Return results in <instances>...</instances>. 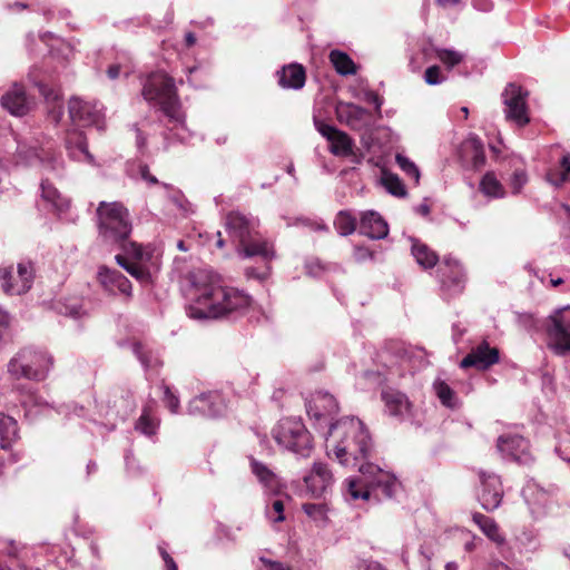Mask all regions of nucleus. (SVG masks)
Masks as SVG:
<instances>
[{
  "label": "nucleus",
  "instance_id": "obj_41",
  "mask_svg": "<svg viewBox=\"0 0 570 570\" xmlns=\"http://www.w3.org/2000/svg\"><path fill=\"white\" fill-rule=\"evenodd\" d=\"M131 346L132 353L138 357L145 368H155L161 365L158 353L146 348L140 343H134Z\"/></svg>",
  "mask_w": 570,
  "mask_h": 570
},
{
  "label": "nucleus",
  "instance_id": "obj_6",
  "mask_svg": "<svg viewBox=\"0 0 570 570\" xmlns=\"http://www.w3.org/2000/svg\"><path fill=\"white\" fill-rule=\"evenodd\" d=\"M52 366V356L46 351L24 347L8 363V373L19 380L42 381Z\"/></svg>",
  "mask_w": 570,
  "mask_h": 570
},
{
  "label": "nucleus",
  "instance_id": "obj_59",
  "mask_svg": "<svg viewBox=\"0 0 570 570\" xmlns=\"http://www.w3.org/2000/svg\"><path fill=\"white\" fill-rule=\"evenodd\" d=\"M472 6L478 11L489 12L493 8V2L492 0H472Z\"/></svg>",
  "mask_w": 570,
  "mask_h": 570
},
{
  "label": "nucleus",
  "instance_id": "obj_56",
  "mask_svg": "<svg viewBox=\"0 0 570 570\" xmlns=\"http://www.w3.org/2000/svg\"><path fill=\"white\" fill-rule=\"evenodd\" d=\"M420 556L423 558V562H422V566L426 569V570H431L430 568V562L432 560V558L434 557V550H433V547L431 544H422L420 547Z\"/></svg>",
  "mask_w": 570,
  "mask_h": 570
},
{
  "label": "nucleus",
  "instance_id": "obj_39",
  "mask_svg": "<svg viewBox=\"0 0 570 570\" xmlns=\"http://www.w3.org/2000/svg\"><path fill=\"white\" fill-rule=\"evenodd\" d=\"M330 60L336 72L342 76L354 75L356 72L355 63L350 56L343 51L332 50L330 52Z\"/></svg>",
  "mask_w": 570,
  "mask_h": 570
},
{
  "label": "nucleus",
  "instance_id": "obj_33",
  "mask_svg": "<svg viewBox=\"0 0 570 570\" xmlns=\"http://www.w3.org/2000/svg\"><path fill=\"white\" fill-rule=\"evenodd\" d=\"M18 439L17 421L4 413H0V449H9Z\"/></svg>",
  "mask_w": 570,
  "mask_h": 570
},
{
  "label": "nucleus",
  "instance_id": "obj_17",
  "mask_svg": "<svg viewBox=\"0 0 570 570\" xmlns=\"http://www.w3.org/2000/svg\"><path fill=\"white\" fill-rule=\"evenodd\" d=\"M382 401L384 402L385 413L400 422L411 421L413 417L412 404L409 397L395 390L382 391Z\"/></svg>",
  "mask_w": 570,
  "mask_h": 570
},
{
  "label": "nucleus",
  "instance_id": "obj_47",
  "mask_svg": "<svg viewBox=\"0 0 570 570\" xmlns=\"http://www.w3.org/2000/svg\"><path fill=\"white\" fill-rule=\"evenodd\" d=\"M395 161L409 178H412L415 184H419L420 170L412 160L401 154H397L395 156Z\"/></svg>",
  "mask_w": 570,
  "mask_h": 570
},
{
  "label": "nucleus",
  "instance_id": "obj_61",
  "mask_svg": "<svg viewBox=\"0 0 570 570\" xmlns=\"http://www.w3.org/2000/svg\"><path fill=\"white\" fill-rule=\"evenodd\" d=\"M139 173H140L141 178L144 180H146L147 183H149L151 185L158 184V179L154 175L150 174L148 166H146V165L140 166Z\"/></svg>",
  "mask_w": 570,
  "mask_h": 570
},
{
  "label": "nucleus",
  "instance_id": "obj_13",
  "mask_svg": "<svg viewBox=\"0 0 570 570\" xmlns=\"http://www.w3.org/2000/svg\"><path fill=\"white\" fill-rule=\"evenodd\" d=\"M480 489L478 491V500L485 511L497 510L503 499V488L499 475L481 471Z\"/></svg>",
  "mask_w": 570,
  "mask_h": 570
},
{
  "label": "nucleus",
  "instance_id": "obj_12",
  "mask_svg": "<svg viewBox=\"0 0 570 570\" xmlns=\"http://www.w3.org/2000/svg\"><path fill=\"white\" fill-rule=\"evenodd\" d=\"M441 289L444 295L453 296L462 293L465 284L463 267L456 258L446 256L438 269Z\"/></svg>",
  "mask_w": 570,
  "mask_h": 570
},
{
  "label": "nucleus",
  "instance_id": "obj_23",
  "mask_svg": "<svg viewBox=\"0 0 570 570\" xmlns=\"http://www.w3.org/2000/svg\"><path fill=\"white\" fill-rule=\"evenodd\" d=\"M249 465L252 473L256 476L264 490L271 494H278L282 489V482L278 475L265 463L250 456Z\"/></svg>",
  "mask_w": 570,
  "mask_h": 570
},
{
  "label": "nucleus",
  "instance_id": "obj_1",
  "mask_svg": "<svg viewBox=\"0 0 570 570\" xmlns=\"http://www.w3.org/2000/svg\"><path fill=\"white\" fill-rule=\"evenodd\" d=\"M327 454L333 452L346 468H357L362 479L347 480L346 493L352 500H368L372 491H381L392 498L401 487L395 475L368 462L372 452L371 436L362 421L344 417L331 424L326 440Z\"/></svg>",
  "mask_w": 570,
  "mask_h": 570
},
{
  "label": "nucleus",
  "instance_id": "obj_38",
  "mask_svg": "<svg viewBox=\"0 0 570 570\" xmlns=\"http://www.w3.org/2000/svg\"><path fill=\"white\" fill-rule=\"evenodd\" d=\"M480 190L488 197L503 198L505 190L493 171H488L480 181Z\"/></svg>",
  "mask_w": 570,
  "mask_h": 570
},
{
  "label": "nucleus",
  "instance_id": "obj_62",
  "mask_svg": "<svg viewBox=\"0 0 570 570\" xmlns=\"http://www.w3.org/2000/svg\"><path fill=\"white\" fill-rule=\"evenodd\" d=\"M160 554L166 564L167 570H178L176 562L166 550L160 549Z\"/></svg>",
  "mask_w": 570,
  "mask_h": 570
},
{
  "label": "nucleus",
  "instance_id": "obj_9",
  "mask_svg": "<svg viewBox=\"0 0 570 570\" xmlns=\"http://www.w3.org/2000/svg\"><path fill=\"white\" fill-rule=\"evenodd\" d=\"M17 159L18 163L28 165L40 163L45 169L56 174L62 170V160L55 155L51 146L39 148L37 145L18 141Z\"/></svg>",
  "mask_w": 570,
  "mask_h": 570
},
{
  "label": "nucleus",
  "instance_id": "obj_37",
  "mask_svg": "<svg viewBox=\"0 0 570 570\" xmlns=\"http://www.w3.org/2000/svg\"><path fill=\"white\" fill-rule=\"evenodd\" d=\"M328 142L330 151L337 157L351 155L352 148L354 147L353 139L342 130H338Z\"/></svg>",
  "mask_w": 570,
  "mask_h": 570
},
{
  "label": "nucleus",
  "instance_id": "obj_42",
  "mask_svg": "<svg viewBox=\"0 0 570 570\" xmlns=\"http://www.w3.org/2000/svg\"><path fill=\"white\" fill-rule=\"evenodd\" d=\"M334 226L341 236L351 235L356 229V218L348 212L342 210L336 215Z\"/></svg>",
  "mask_w": 570,
  "mask_h": 570
},
{
  "label": "nucleus",
  "instance_id": "obj_31",
  "mask_svg": "<svg viewBox=\"0 0 570 570\" xmlns=\"http://www.w3.org/2000/svg\"><path fill=\"white\" fill-rule=\"evenodd\" d=\"M40 189L42 200L58 215L69 208V199L63 197L48 179L41 181Z\"/></svg>",
  "mask_w": 570,
  "mask_h": 570
},
{
  "label": "nucleus",
  "instance_id": "obj_2",
  "mask_svg": "<svg viewBox=\"0 0 570 570\" xmlns=\"http://www.w3.org/2000/svg\"><path fill=\"white\" fill-rule=\"evenodd\" d=\"M186 293L190 299L187 314L194 320L219 318L242 312L250 297L235 287L224 286L213 271L199 268L187 275Z\"/></svg>",
  "mask_w": 570,
  "mask_h": 570
},
{
  "label": "nucleus",
  "instance_id": "obj_16",
  "mask_svg": "<svg viewBox=\"0 0 570 570\" xmlns=\"http://www.w3.org/2000/svg\"><path fill=\"white\" fill-rule=\"evenodd\" d=\"M226 404L216 392L202 393L188 404V413L205 417H217L224 414Z\"/></svg>",
  "mask_w": 570,
  "mask_h": 570
},
{
  "label": "nucleus",
  "instance_id": "obj_4",
  "mask_svg": "<svg viewBox=\"0 0 570 570\" xmlns=\"http://www.w3.org/2000/svg\"><path fill=\"white\" fill-rule=\"evenodd\" d=\"M98 239L112 248H120L125 254L141 259L142 247L129 240L132 224L129 210L119 202H100L96 209Z\"/></svg>",
  "mask_w": 570,
  "mask_h": 570
},
{
  "label": "nucleus",
  "instance_id": "obj_21",
  "mask_svg": "<svg viewBox=\"0 0 570 570\" xmlns=\"http://www.w3.org/2000/svg\"><path fill=\"white\" fill-rule=\"evenodd\" d=\"M98 279L102 287L110 294H122L127 297L131 296L130 281L118 269L101 266L98 272Z\"/></svg>",
  "mask_w": 570,
  "mask_h": 570
},
{
  "label": "nucleus",
  "instance_id": "obj_46",
  "mask_svg": "<svg viewBox=\"0 0 570 570\" xmlns=\"http://www.w3.org/2000/svg\"><path fill=\"white\" fill-rule=\"evenodd\" d=\"M163 187L165 189L168 190V198L184 213V214H188V213H191L193 209H191V205L190 203L186 199L185 195L180 191V190H177V189H174L170 185L168 184H163Z\"/></svg>",
  "mask_w": 570,
  "mask_h": 570
},
{
  "label": "nucleus",
  "instance_id": "obj_51",
  "mask_svg": "<svg viewBox=\"0 0 570 570\" xmlns=\"http://www.w3.org/2000/svg\"><path fill=\"white\" fill-rule=\"evenodd\" d=\"M126 403H127V409L124 410V411H120L118 409H116L115 411H112L111 406L109 404H107V409L104 410V401H101L98 406H99V411H100V414L102 416H109V415H115L116 417H120L121 420H125L126 416L132 411L134 409V402L129 399L125 400ZM109 403V401L107 402Z\"/></svg>",
  "mask_w": 570,
  "mask_h": 570
},
{
  "label": "nucleus",
  "instance_id": "obj_10",
  "mask_svg": "<svg viewBox=\"0 0 570 570\" xmlns=\"http://www.w3.org/2000/svg\"><path fill=\"white\" fill-rule=\"evenodd\" d=\"M527 97L528 92L515 83H509L502 92L505 118L519 127H523L530 121Z\"/></svg>",
  "mask_w": 570,
  "mask_h": 570
},
{
  "label": "nucleus",
  "instance_id": "obj_45",
  "mask_svg": "<svg viewBox=\"0 0 570 570\" xmlns=\"http://www.w3.org/2000/svg\"><path fill=\"white\" fill-rule=\"evenodd\" d=\"M40 70L37 67L30 69L28 73V79L39 89V92L49 101H55L58 98V95L49 89L40 79Z\"/></svg>",
  "mask_w": 570,
  "mask_h": 570
},
{
  "label": "nucleus",
  "instance_id": "obj_27",
  "mask_svg": "<svg viewBox=\"0 0 570 570\" xmlns=\"http://www.w3.org/2000/svg\"><path fill=\"white\" fill-rule=\"evenodd\" d=\"M278 85L284 89H302L306 81V72L302 65L289 63L277 71Z\"/></svg>",
  "mask_w": 570,
  "mask_h": 570
},
{
  "label": "nucleus",
  "instance_id": "obj_24",
  "mask_svg": "<svg viewBox=\"0 0 570 570\" xmlns=\"http://www.w3.org/2000/svg\"><path fill=\"white\" fill-rule=\"evenodd\" d=\"M1 105L13 116H23L30 108L24 88L19 83H13V86L2 96Z\"/></svg>",
  "mask_w": 570,
  "mask_h": 570
},
{
  "label": "nucleus",
  "instance_id": "obj_11",
  "mask_svg": "<svg viewBox=\"0 0 570 570\" xmlns=\"http://www.w3.org/2000/svg\"><path fill=\"white\" fill-rule=\"evenodd\" d=\"M33 269L29 263L18 264L17 272L12 267H0L1 288L10 295H21L30 289Z\"/></svg>",
  "mask_w": 570,
  "mask_h": 570
},
{
  "label": "nucleus",
  "instance_id": "obj_8",
  "mask_svg": "<svg viewBox=\"0 0 570 570\" xmlns=\"http://www.w3.org/2000/svg\"><path fill=\"white\" fill-rule=\"evenodd\" d=\"M549 346L558 355L570 352V306H564L551 314L546 323Z\"/></svg>",
  "mask_w": 570,
  "mask_h": 570
},
{
  "label": "nucleus",
  "instance_id": "obj_22",
  "mask_svg": "<svg viewBox=\"0 0 570 570\" xmlns=\"http://www.w3.org/2000/svg\"><path fill=\"white\" fill-rule=\"evenodd\" d=\"M304 482L314 497H321L333 484V474L327 464L315 462L311 473L304 476Z\"/></svg>",
  "mask_w": 570,
  "mask_h": 570
},
{
  "label": "nucleus",
  "instance_id": "obj_35",
  "mask_svg": "<svg viewBox=\"0 0 570 570\" xmlns=\"http://www.w3.org/2000/svg\"><path fill=\"white\" fill-rule=\"evenodd\" d=\"M463 151L471 156L472 166L474 169H480L485 164V154L482 141L476 136L469 137L463 142Z\"/></svg>",
  "mask_w": 570,
  "mask_h": 570
},
{
  "label": "nucleus",
  "instance_id": "obj_26",
  "mask_svg": "<svg viewBox=\"0 0 570 570\" xmlns=\"http://www.w3.org/2000/svg\"><path fill=\"white\" fill-rule=\"evenodd\" d=\"M338 405L333 395L327 392H317L308 403L307 413L316 420L326 419L337 413Z\"/></svg>",
  "mask_w": 570,
  "mask_h": 570
},
{
  "label": "nucleus",
  "instance_id": "obj_7",
  "mask_svg": "<svg viewBox=\"0 0 570 570\" xmlns=\"http://www.w3.org/2000/svg\"><path fill=\"white\" fill-rule=\"evenodd\" d=\"M276 443L296 455L307 458L313 450L312 435L299 419L281 420L272 430Z\"/></svg>",
  "mask_w": 570,
  "mask_h": 570
},
{
  "label": "nucleus",
  "instance_id": "obj_43",
  "mask_svg": "<svg viewBox=\"0 0 570 570\" xmlns=\"http://www.w3.org/2000/svg\"><path fill=\"white\" fill-rule=\"evenodd\" d=\"M562 173L549 171L547 179L554 186H561L564 181H570V154L563 155L561 158Z\"/></svg>",
  "mask_w": 570,
  "mask_h": 570
},
{
  "label": "nucleus",
  "instance_id": "obj_25",
  "mask_svg": "<svg viewBox=\"0 0 570 570\" xmlns=\"http://www.w3.org/2000/svg\"><path fill=\"white\" fill-rule=\"evenodd\" d=\"M358 229L362 235L371 239H383L389 234L387 223L373 210L362 215Z\"/></svg>",
  "mask_w": 570,
  "mask_h": 570
},
{
  "label": "nucleus",
  "instance_id": "obj_36",
  "mask_svg": "<svg viewBox=\"0 0 570 570\" xmlns=\"http://www.w3.org/2000/svg\"><path fill=\"white\" fill-rule=\"evenodd\" d=\"M412 255L416 263L425 269L434 267L439 259L433 250L414 238H412Z\"/></svg>",
  "mask_w": 570,
  "mask_h": 570
},
{
  "label": "nucleus",
  "instance_id": "obj_15",
  "mask_svg": "<svg viewBox=\"0 0 570 570\" xmlns=\"http://www.w3.org/2000/svg\"><path fill=\"white\" fill-rule=\"evenodd\" d=\"M497 449L503 459L512 460L522 464L531 461L529 442L520 434L505 433L498 438Z\"/></svg>",
  "mask_w": 570,
  "mask_h": 570
},
{
  "label": "nucleus",
  "instance_id": "obj_57",
  "mask_svg": "<svg viewBox=\"0 0 570 570\" xmlns=\"http://www.w3.org/2000/svg\"><path fill=\"white\" fill-rule=\"evenodd\" d=\"M515 320L518 325L525 330L532 328L535 324L534 317L530 313H515Z\"/></svg>",
  "mask_w": 570,
  "mask_h": 570
},
{
  "label": "nucleus",
  "instance_id": "obj_49",
  "mask_svg": "<svg viewBox=\"0 0 570 570\" xmlns=\"http://www.w3.org/2000/svg\"><path fill=\"white\" fill-rule=\"evenodd\" d=\"M303 511L316 522H324L326 520V509L321 503H304Z\"/></svg>",
  "mask_w": 570,
  "mask_h": 570
},
{
  "label": "nucleus",
  "instance_id": "obj_5",
  "mask_svg": "<svg viewBox=\"0 0 570 570\" xmlns=\"http://www.w3.org/2000/svg\"><path fill=\"white\" fill-rule=\"evenodd\" d=\"M142 96L147 101L159 105L168 121L173 124L165 134V140L168 141L174 136L185 142L190 135L185 125V114L181 110L174 79L161 71L151 73L144 83Z\"/></svg>",
  "mask_w": 570,
  "mask_h": 570
},
{
  "label": "nucleus",
  "instance_id": "obj_29",
  "mask_svg": "<svg viewBox=\"0 0 570 570\" xmlns=\"http://www.w3.org/2000/svg\"><path fill=\"white\" fill-rule=\"evenodd\" d=\"M522 495L533 514L541 515L546 512L549 494L542 488L535 483H528L522 490Z\"/></svg>",
  "mask_w": 570,
  "mask_h": 570
},
{
  "label": "nucleus",
  "instance_id": "obj_30",
  "mask_svg": "<svg viewBox=\"0 0 570 570\" xmlns=\"http://www.w3.org/2000/svg\"><path fill=\"white\" fill-rule=\"evenodd\" d=\"M117 264L126 269L134 278L140 283H148L150 281V272L142 265L146 261V254L141 259L134 258L127 254H118L115 257Z\"/></svg>",
  "mask_w": 570,
  "mask_h": 570
},
{
  "label": "nucleus",
  "instance_id": "obj_55",
  "mask_svg": "<svg viewBox=\"0 0 570 570\" xmlns=\"http://www.w3.org/2000/svg\"><path fill=\"white\" fill-rule=\"evenodd\" d=\"M315 127L317 131L326 138L328 141L338 132L340 129L335 128L334 126L327 125L323 121H320L317 119H314Z\"/></svg>",
  "mask_w": 570,
  "mask_h": 570
},
{
  "label": "nucleus",
  "instance_id": "obj_34",
  "mask_svg": "<svg viewBox=\"0 0 570 570\" xmlns=\"http://www.w3.org/2000/svg\"><path fill=\"white\" fill-rule=\"evenodd\" d=\"M159 420L155 415L154 406L147 404L135 423V430L146 436H153L157 433Z\"/></svg>",
  "mask_w": 570,
  "mask_h": 570
},
{
  "label": "nucleus",
  "instance_id": "obj_48",
  "mask_svg": "<svg viewBox=\"0 0 570 570\" xmlns=\"http://www.w3.org/2000/svg\"><path fill=\"white\" fill-rule=\"evenodd\" d=\"M438 58L448 67L453 68L463 60V55L455 50L439 49L436 51Z\"/></svg>",
  "mask_w": 570,
  "mask_h": 570
},
{
  "label": "nucleus",
  "instance_id": "obj_18",
  "mask_svg": "<svg viewBox=\"0 0 570 570\" xmlns=\"http://www.w3.org/2000/svg\"><path fill=\"white\" fill-rule=\"evenodd\" d=\"M335 111L338 120L353 130H362L370 126L371 114L361 106L340 101L336 105Z\"/></svg>",
  "mask_w": 570,
  "mask_h": 570
},
{
  "label": "nucleus",
  "instance_id": "obj_14",
  "mask_svg": "<svg viewBox=\"0 0 570 570\" xmlns=\"http://www.w3.org/2000/svg\"><path fill=\"white\" fill-rule=\"evenodd\" d=\"M69 116L77 127L96 126L98 129L104 128L101 110L97 104L72 98L69 101Z\"/></svg>",
  "mask_w": 570,
  "mask_h": 570
},
{
  "label": "nucleus",
  "instance_id": "obj_54",
  "mask_svg": "<svg viewBox=\"0 0 570 570\" xmlns=\"http://www.w3.org/2000/svg\"><path fill=\"white\" fill-rule=\"evenodd\" d=\"M164 403L169 409L171 413H177L179 409V399L178 396L170 390L169 386H164Z\"/></svg>",
  "mask_w": 570,
  "mask_h": 570
},
{
  "label": "nucleus",
  "instance_id": "obj_40",
  "mask_svg": "<svg viewBox=\"0 0 570 570\" xmlns=\"http://www.w3.org/2000/svg\"><path fill=\"white\" fill-rule=\"evenodd\" d=\"M433 389L438 399L444 406L450 409H456L460 406V401L455 392L444 381L436 380L433 383Z\"/></svg>",
  "mask_w": 570,
  "mask_h": 570
},
{
  "label": "nucleus",
  "instance_id": "obj_32",
  "mask_svg": "<svg viewBox=\"0 0 570 570\" xmlns=\"http://www.w3.org/2000/svg\"><path fill=\"white\" fill-rule=\"evenodd\" d=\"M473 522L479 527L484 535L497 546L505 543V537L501 533L498 523L490 517H487L480 512L472 514Z\"/></svg>",
  "mask_w": 570,
  "mask_h": 570
},
{
  "label": "nucleus",
  "instance_id": "obj_50",
  "mask_svg": "<svg viewBox=\"0 0 570 570\" xmlns=\"http://www.w3.org/2000/svg\"><path fill=\"white\" fill-rule=\"evenodd\" d=\"M528 183V175L524 168H515L511 178H510V187L512 188V194H519L523 186Z\"/></svg>",
  "mask_w": 570,
  "mask_h": 570
},
{
  "label": "nucleus",
  "instance_id": "obj_3",
  "mask_svg": "<svg viewBox=\"0 0 570 570\" xmlns=\"http://www.w3.org/2000/svg\"><path fill=\"white\" fill-rule=\"evenodd\" d=\"M225 227L228 236L237 243V253L240 257L257 256L264 262L263 267H247L245 275L248 278L265 279L269 273V262L275 257V250L273 244L259 233L258 219L239 212H230L226 216Z\"/></svg>",
  "mask_w": 570,
  "mask_h": 570
},
{
  "label": "nucleus",
  "instance_id": "obj_64",
  "mask_svg": "<svg viewBox=\"0 0 570 570\" xmlns=\"http://www.w3.org/2000/svg\"><path fill=\"white\" fill-rule=\"evenodd\" d=\"M269 564V570H292L288 566L277 562V561H267Z\"/></svg>",
  "mask_w": 570,
  "mask_h": 570
},
{
  "label": "nucleus",
  "instance_id": "obj_60",
  "mask_svg": "<svg viewBox=\"0 0 570 570\" xmlns=\"http://www.w3.org/2000/svg\"><path fill=\"white\" fill-rule=\"evenodd\" d=\"M354 257L357 262H364L366 259H371L373 254L365 247H355Z\"/></svg>",
  "mask_w": 570,
  "mask_h": 570
},
{
  "label": "nucleus",
  "instance_id": "obj_44",
  "mask_svg": "<svg viewBox=\"0 0 570 570\" xmlns=\"http://www.w3.org/2000/svg\"><path fill=\"white\" fill-rule=\"evenodd\" d=\"M382 183L390 194L396 197H404L406 195L405 186L396 175L384 173Z\"/></svg>",
  "mask_w": 570,
  "mask_h": 570
},
{
  "label": "nucleus",
  "instance_id": "obj_52",
  "mask_svg": "<svg viewBox=\"0 0 570 570\" xmlns=\"http://www.w3.org/2000/svg\"><path fill=\"white\" fill-rule=\"evenodd\" d=\"M445 80V77L441 75L439 66H431L424 72V81L430 86L440 85Z\"/></svg>",
  "mask_w": 570,
  "mask_h": 570
},
{
  "label": "nucleus",
  "instance_id": "obj_20",
  "mask_svg": "<svg viewBox=\"0 0 570 570\" xmlns=\"http://www.w3.org/2000/svg\"><path fill=\"white\" fill-rule=\"evenodd\" d=\"M380 362L384 367V371H377L375 374L377 377L375 379L376 383H381L384 381L393 380L394 377H402L405 374V370L409 364V358L404 355H393L389 351H382L379 354Z\"/></svg>",
  "mask_w": 570,
  "mask_h": 570
},
{
  "label": "nucleus",
  "instance_id": "obj_19",
  "mask_svg": "<svg viewBox=\"0 0 570 570\" xmlns=\"http://www.w3.org/2000/svg\"><path fill=\"white\" fill-rule=\"evenodd\" d=\"M500 360L499 350L491 347L487 341L481 342L461 361L462 368L476 367L487 370L497 364Z\"/></svg>",
  "mask_w": 570,
  "mask_h": 570
},
{
  "label": "nucleus",
  "instance_id": "obj_28",
  "mask_svg": "<svg viewBox=\"0 0 570 570\" xmlns=\"http://www.w3.org/2000/svg\"><path fill=\"white\" fill-rule=\"evenodd\" d=\"M66 148L70 158L80 163L95 164V158L88 150L87 140L82 132H69L66 138Z\"/></svg>",
  "mask_w": 570,
  "mask_h": 570
},
{
  "label": "nucleus",
  "instance_id": "obj_53",
  "mask_svg": "<svg viewBox=\"0 0 570 570\" xmlns=\"http://www.w3.org/2000/svg\"><path fill=\"white\" fill-rule=\"evenodd\" d=\"M556 451L563 461L570 463V431L560 438Z\"/></svg>",
  "mask_w": 570,
  "mask_h": 570
},
{
  "label": "nucleus",
  "instance_id": "obj_63",
  "mask_svg": "<svg viewBox=\"0 0 570 570\" xmlns=\"http://www.w3.org/2000/svg\"><path fill=\"white\" fill-rule=\"evenodd\" d=\"M49 117L53 122L58 124L62 117L61 106H55L52 110L49 112Z\"/></svg>",
  "mask_w": 570,
  "mask_h": 570
},
{
  "label": "nucleus",
  "instance_id": "obj_58",
  "mask_svg": "<svg viewBox=\"0 0 570 570\" xmlns=\"http://www.w3.org/2000/svg\"><path fill=\"white\" fill-rule=\"evenodd\" d=\"M272 510L276 513V517L273 518L274 522H281L285 519L284 515V502L282 499H274L271 503Z\"/></svg>",
  "mask_w": 570,
  "mask_h": 570
}]
</instances>
